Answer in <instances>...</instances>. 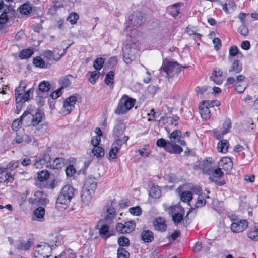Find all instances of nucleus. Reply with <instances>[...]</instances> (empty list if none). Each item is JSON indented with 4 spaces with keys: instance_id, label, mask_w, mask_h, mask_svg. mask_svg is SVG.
Wrapping results in <instances>:
<instances>
[{
    "instance_id": "obj_1",
    "label": "nucleus",
    "mask_w": 258,
    "mask_h": 258,
    "mask_svg": "<svg viewBox=\"0 0 258 258\" xmlns=\"http://www.w3.org/2000/svg\"><path fill=\"white\" fill-rule=\"evenodd\" d=\"M75 189L70 185H66L61 189L56 202V208L63 211L67 208L73 197L75 196Z\"/></svg>"
},
{
    "instance_id": "obj_2",
    "label": "nucleus",
    "mask_w": 258,
    "mask_h": 258,
    "mask_svg": "<svg viewBox=\"0 0 258 258\" xmlns=\"http://www.w3.org/2000/svg\"><path fill=\"white\" fill-rule=\"evenodd\" d=\"M27 83L26 81H21L19 83L18 87L15 89L16 102L19 103L20 102H25L30 99V94L34 91V88L32 87L27 91H26V88Z\"/></svg>"
},
{
    "instance_id": "obj_3",
    "label": "nucleus",
    "mask_w": 258,
    "mask_h": 258,
    "mask_svg": "<svg viewBox=\"0 0 258 258\" xmlns=\"http://www.w3.org/2000/svg\"><path fill=\"white\" fill-rule=\"evenodd\" d=\"M135 100L124 94L119 100L114 113L118 115H123L131 110L135 105Z\"/></svg>"
},
{
    "instance_id": "obj_4",
    "label": "nucleus",
    "mask_w": 258,
    "mask_h": 258,
    "mask_svg": "<svg viewBox=\"0 0 258 258\" xmlns=\"http://www.w3.org/2000/svg\"><path fill=\"white\" fill-rule=\"evenodd\" d=\"M53 244L41 242L34 248V254L35 258H48L51 254Z\"/></svg>"
},
{
    "instance_id": "obj_5",
    "label": "nucleus",
    "mask_w": 258,
    "mask_h": 258,
    "mask_svg": "<svg viewBox=\"0 0 258 258\" xmlns=\"http://www.w3.org/2000/svg\"><path fill=\"white\" fill-rule=\"evenodd\" d=\"M122 55L124 62L131 64L139 55L135 44H126L122 48Z\"/></svg>"
},
{
    "instance_id": "obj_6",
    "label": "nucleus",
    "mask_w": 258,
    "mask_h": 258,
    "mask_svg": "<svg viewBox=\"0 0 258 258\" xmlns=\"http://www.w3.org/2000/svg\"><path fill=\"white\" fill-rule=\"evenodd\" d=\"M185 66H180L176 62L164 61L161 67V70L165 72L171 77L175 75H178L181 71V68H185Z\"/></svg>"
},
{
    "instance_id": "obj_7",
    "label": "nucleus",
    "mask_w": 258,
    "mask_h": 258,
    "mask_svg": "<svg viewBox=\"0 0 258 258\" xmlns=\"http://www.w3.org/2000/svg\"><path fill=\"white\" fill-rule=\"evenodd\" d=\"M172 144L163 138L158 139L156 142L158 147L163 148L165 150L170 153L180 154L183 151L182 148L180 146H173Z\"/></svg>"
},
{
    "instance_id": "obj_8",
    "label": "nucleus",
    "mask_w": 258,
    "mask_h": 258,
    "mask_svg": "<svg viewBox=\"0 0 258 258\" xmlns=\"http://www.w3.org/2000/svg\"><path fill=\"white\" fill-rule=\"evenodd\" d=\"M51 157L47 151H45L42 155L36 157L35 162L34 166L36 168H42L44 166L49 168Z\"/></svg>"
},
{
    "instance_id": "obj_9",
    "label": "nucleus",
    "mask_w": 258,
    "mask_h": 258,
    "mask_svg": "<svg viewBox=\"0 0 258 258\" xmlns=\"http://www.w3.org/2000/svg\"><path fill=\"white\" fill-rule=\"evenodd\" d=\"M115 202L112 201L110 204H108L104 208V220L106 223H110L114 219L116 215V210L114 207Z\"/></svg>"
},
{
    "instance_id": "obj_10",
    "label": "nucleus",
    "mask_w": 258,
    "mask_h": 258,
    "mask_svg": "<svg viewBox=\"0 0 258 258\" xmlns=\"http://www.w3.org/2000/svg\"><path fill=\"white\" fill-rule=\"evenodd\" d=\"M30 201L32 205H45L48 202V200L45 198L44 195L42 191H37L34 193Z\"/></svg>"
},
{
    "instance_id": "obj_11",
    "label": "nucleus",
    "mask_w": 258,
    "mask_h": 258,
    "mask_svg": "<svg viewBox=\"0 0 258 258\" xmlns=\"http://www.w3.org/2000/svg\"><path fill=\"white\" fill-rule=\"evenodd\" d=\"M248 226V222L246 220H234L231 225V229L234 233L243 232Z\"/></svg>"
},
{
    "instance_id": "obj_12",
    "label": "nucleus",
    "mask_w": 258,
    "mask_h": 258,
    "mask_svg": "<svg viewBox=\"0 0 258 258\" xmlns=\"http://www.w3.org/2000/svg\"><path fill=\"white\" fill-rule=\"evenodd\" d=\"M122 146V141L119 138H116L111 146L109 152V160L115 159L117 158V154Z\"/></svg>"
},
{
    "instance_id": "obj_13",
    "label": "nucleus",
    "mask_w": 258,
    "mask_h": 258,
    "mask_svg": "<svg viewBox=\"0 0 258 258\" xmlns=\"http://www.w3.org/2000/svg\"><path fill=\"white\" fill-rule=\"evenodd\" d=\"M76 102L77 98L75 96H71L67 98L63 103V112L66 114H70L72 110L75 108V104Z\"/></svg>"
},
{
    "instance_id": "obj_14",
    "label": "nucleus",
    "mask_w": 258,
    "mask_h": 258,
    "mask_svg": "<svg viewBox=\"0 0 258 258\" xmlns=\"http://www.w3.org/2000/svg\"><path fill=\"white\" fill-rule=\"evenodd\" d=\"M186 187V185H184L182 187L180 186L177 189L181 200L185 203H189L192 199L193 194L191 191L184 190Z\"/></svg>"
},
{
    "instance_id": "obj_15",
    "label": "nucleus",
    "mask_w": 258,
    "mask_h": 258,
    "mask_svg": "<svg viewBox=\"0 0 258 258\" xmlns=\"http://www.w3.org/2000/svg\"><path fill=\"white\" fill-rule=\"evenodd\" d=\"M181 132L179 130L174 131L170 136V141H168L169 143H172L173 146H178L176 144L178 143L180 145L185 146L186 145V142L182 140H180Z\"/></svg>"
},
{
    "instance_id": "obj_16",
    "label": "nucleus",
    "mask_w": 258,
    "mask_h": 258,
    "mask_svg": "<svg viewBox=\"0 0 258 258\" xmlns=\"http://www.w3.org/2000/svg\"><path fill=\"white\" fill-rule=\"evenodd\" d=\"M45 211L44 208L39 207L33 211L32 220L40 222H44L45 221Z\"/></svg>"
},
{
    "instance_id": "obj_17",
    "label": "nucleus",
    "mask_w": 258,
    "mask_h": 258,
    "mask_svg": "<svg viewBox=\"0 0 258 258\" xmlns=\"http://www.w3.org/2000/svg\"><path fill=\"white\" fill-rule=\"evenodd\" d=\"M235 86V89L238 93L243 92L247 87L245 76L241 75L237 76Z\"/></svg>"
},
{
    "instance_id": "obj_18",
    "label": "nucleus",
    "mask_w": 258,
    "mask_h": 258,
    "mask_svg": "<svg viewBox=\"0 0 258 258\" xmlns=\"http://www.w3.org/2000/svg\"><path fill=\"white\" fill-rule=\"evenodd\" d=\"M45 119L44 112L39 109H37L34 114L32 115L31 124L36 126L42 122Z\"/></svg>"
},
{
    "instance_id": "obj_19",
    "label": "nucleus",
    "mask_w": 258,
    "mask_h": 258,
    "mask_svg": "<svg viewBox=\"0 0 258 258\" xmlns=\"http://www.w3.org/2000/svg\"><path fill=\"white\" fill-rule=\"evenodd\" d=\"M128 21L133 26H140L143 22V16L141 13L140 12H134L130 16Z\"/></svg>"
},
{
    "instance_id": "obj_20",
    "label": "nucleus",
    "mask_w": 258,
    "mask_h": 258,
    "mask_svg": "<svg viewBox=\"0 0 258 258\" xmlns=\"http://www.w3.org/2000/svg\"><path fill=\"white\" fill-rule=\"evenodd\" d=\"M154 228L156 230L163 232L166 230L167 225L166 220L164 218H156L153 222Z\"/></svg>"
},
{
    "instance_id": "obj_21",
    "label": "nucleus",
    "mask_w": 258,
    "mask_h": 258,
    "mask_svg": "<svg viewBox=\"0 0 258 258\" xmlns=\"http://www.w3.org/2000/svg\"><path fill=\"white\" fill-rule=\"evenodd\" d=\"M34 239L32 235L29 236L27 241L20 240L17 246V248L24 251H27L30 249L33 244Z\"/></svg>"
},
{
    "instance_id": "obj_22",
    "label": "nucleus",
    "mask_w": 258,
    "mask_h": 258,
    "mask_svg": "<svg viewBox=\"0 0 258 258\" xmlns=\"http://www.w3.org/2000/svg\"><path fill=\"white\" fill-rule=\"evenodd\" d=\"M97 186V179L92 176H88L85 180L83 188L91 190V192H95Z\"/></svg>"
},
{
    "instance_id": "obj_23",
    "label": "nucleus",
    "mask_w": 258,
    "mask_h": 258,
    "mask_svg": "<svg viewBox=\"0 0 258 258\" xmlns=\"http://www.w3.org/2000/svg\"><path fill=\"white\" fill-rule=\"evenodd\" d=\"M219 167L222 170L226 171H229L232 168V162L231 159L229 157H224L221 159L219 161Z\"/></svg>"
},
{
    "instance_id": "obj_24",
    "label": "nucleus",
    "mask_w": 258,
    "mask_h": 258,
    "mask_svg": "<svg viewBox=\"0 0 258 258\" xmlns=\"http://www.w3.org/2000/svg\"><path fill=\"white\" fill-rule=\"evenodd\" d=\"M201 117L205 120H208L211 117V113L209 107L206 104L200 105L199 107Z\"/></svg>"
},
{
    "instance_id": "obj_25",
    "label": "nucleus",
    "mask_w": 258,
    "mask_h": 258,
    "mask_svg": "<svg viewBox=\"0 0 258 258\" xmlns=\"http://www.w3.org/2000/svg\"><path fill=\"white\" fill-rule=\"evenodd\" d=\"M64 163V159L62 158H56L53 161L51 159L50 161V164H48L49 168L53 169H61Z\"/></svg>"
},
{
    "instance_id": "obj_26",
    "label": "nucleus",
    "mask_w": 258,
    "mask_h": 258,
    "mask_svg": "<svg viewBox=\"0 0 258 258\" xmlns=\"http://www.w3.org/2000/svg\"><path fill=\"white\" fill-rule=\"evenodd\" d=\"M125 129V125L124 123L121 120L117 121L115 126L113 130L114 136L119 138V137L121 136Z\"/></svg>"
},
{
    "instance_id": "obj_27",
    "label": "nucleus",
    "mask_w": 258,
    "mask_h": 258,
    "mask_svg": "<svg viewBox=\"0 0 258 258\" xmlns=\"http://www.w3.org/2000/svg\"><path fill=\"white\" fill-rule=\"evenodd\" d=\"M242 69V65L240 64L239 60H234L229 69V72L233 74H236L241 72Z\"/></svg>"
},
{
    "instance_id": "obj_28",
    "label": "nucleus",
    "mask_w": 258,
    "mask_h": 258,
    "mask_svg": "<svg viewBox=\"0 0 258 258\" xmlns=\"http://www.w3.org/2000/svg\"><path fill=\"white\" fill-rule=\"evenodd\" d=\"M164 207L166 208V211H167L172 216L174 215V214H178L179 213H184L185 212L184 209L179 204L170 206L168 208H167L165 205Z\"/></svg>"
},
{
    "instance_id": "obj_29",
    "label": "nucleus",
    "mask_w": 258,
    "mask_h": 258,
    "mask_svg": "<svg viewBox=\"0 0 258 258\" xmlns=\"http://www.w3.org/2000/svg\"><path fill=\"white\" fill-rule=\"evenodd\" d=\"M94 192H91V190L87 189L83 187L81 192V199L84 203H89L93 196Z\"/></svg>"
},
{
    "instance_id": "obj_30",
    "label": "nucleus",
    "mask_w": 258,
    "mask_h": 258,
    "mask_svg": "<svg viewBox=\"0 0 258 258\" xmlns=\"http://www.w3.org/2000/svg\"><path fill=\"white\" fill-rule=\"evenodd\" d=\"M229 146L227 140H221L217 144V150L219 152L226 153Z\"/></svg>"
},
{
    "instance_id": "obj_31",
    "label": "nucleus",
    "mask_w": 258,
    "mask_h": 258,
    "mask_svg": "<svg viewBox=\"0 0 258 258\" xmlns=\"http://www.w3.org/2000/svg\"><path fill=\"white\" fill-rule=\"evenodd\" d=\"M141 238L145 242H151L154 239L153 233L150 230H144L141 233Z\"/></svg>"
},
{
    "instance_id": "obj_32",
    "label": "nucleus",
    "mask_w": 258,
    "mask_h": 258,
    "mask_svg": "<svg viewBox=\"0 0 258 258\" xmlns=\"http://www.w3.org/2000/svg\"><path fill=\"white\" fill-rule=\"evenodd\" d=\"M236 8V4L234 1L229 0L228 3L222 5V8L226 13H231Z\"/></svg>"
},
{
    "instance_id": "obj_33",
    "label": "nucleus",
    "mask_w": 258,
    "mask_h": 258,
    "mask_svg": "<svg viewBox=\"0 0 258 258\" xmlns=\"http://www.w3.org/2000/svg\"><path fill=\"white\" fill-rule=\"evenodd\" d=\"M179 5L177 3L169 6L167 8L168 13L172 16L175 17L179 13Z\"/></svg>"
},
{
    "instance_id": "obj_34",
    "label": "nucleus",
    "mask_w": 258,
    "mask_h": 258,
    "mask_svg": "<svg viewBox=\"0 0 258 258\" xmlns=\"http://www.w3.org/2000/svg\"><path fill=\"white\" fill-rule=\"evenodd\" d=\"M28 114H29V112L25 111L21 115L20 119L15 120L12 124V129L17 131V129L20 127L22 123V120Z\"/></svg>"
},
{
    "instance_id": "obj_35",
    "label": "nucleus",
    "mask_w": 258,
    "mask_h": 258,
    "mask_svg": "<svg viewBox=\"0 0 258 258\" xmlns=\"http://www.w3.org/2000/svg\"><path fill=\"white\" fill-rule=\"evenodd\" d=\"M44 57L47 59L49 61H57L59 60V57L57 56H54V53L51 50H46L43 52Z\"/></svg>"
},
{
    "instance_id": "obj_36",
    "label": "nucleus",
    "mask_w": 258,
    "mask_h": 258,
    "mask_svg": "<svg viewBox=\"0 0 258 258\" xmlns=\"http://www.w3.org/2000/svg\"><path fill=\"white\" fill-rule=\"evenodd\" d=\"M20 12L24 15L30 14L32 11L31 4L29 3H26L19 7Z\"/></svg>"
},
{
    "instance_id": "obj_37",
    "label": "nucleus",
    "mask_w": 258,
    "mask_h": 258,
    "mask_svg": "<svg viewBox=\"0 0 258 258\" xmlns=\"http://www.w3.org/2000/svg\"><path fill=\"white\" fill-rule=\"evenodd\" d=\"M114 74L113 71H109L106 75L104 79L105 83L110 86L111 88L113 87Z\"/></svg>"
},
{
    "instance_id": "obj_38",
    "label": "nucleus",
    "mask_w": 258,
    "mask_h": 258,
    "mask_svg": "<svg viewBox=\"0 0 258 258\" xmlns=\"http://www.w3.org/2000/svg\"><path fill=\"white\" fill-rule=\"evenodd\" d=\"M92 153L94 156L97 158H100L103 157L104 155V149L99 146L93 147L92 150Z\"/></svg>"
},
{
    "instance_id": "obj_39",
    "label": "nucleus",
    "mask_w": 258,
    "mask_h": 258,
    "mask_svg": "<svg viewBox=\"0 0 258 258\" xmlns=\"http://www.w3.org/2000/svg\"><path fill=\"white\" fill-rule=\"evenodd\" d=\"M33 64L36 67L41 68H48V64H45L44 61L40 56H37L33 59Z\"/></svg>"
},
{
    "instance_id": "obj_40",
    "label": "nucleus",
    "mask_w": 258,
    "mask_h": 258,
    "mask_svg": "<svg viewBox=\"0 0 258 258\" xmlns=\"http://www.w3.org/2000/svg\"><path fill=\"white\" fill-rule=\"evenodd\" d=\"M206 198L209 199V196L208 195H207V196H204L203 194H200L198 196L197 202L195 205L196 207H201L205 205L206 204Z\"/></svg>"
},
{
    "instance_id": "obj_41",
    "label": "nucleus",
    "mask_w": 258,
    "mask_h": 258,
    "mask_svg": "<svg viewBox=\"0 0 258 258\" xmlns=\"http://www.w3.org/2000/svg\"><path fill=\"white\" fill-rule=\"evenodd\" d=\"M50 89V85L47 81H43L40 83L39 85V90L40 92L44 93L48 92Z\"/></svg>"
},
{
    "instance_id": "obj_42",
    "label": "nucleus",
    "mask_w": 258,
    "mask_h": 258,
    "mask_svg": "<svg viewBox=\"0 0 258 258\" xmlns=\"http://www.w3.org/2000/svg\"><path fill=\"white\" fill-rule=\"evenodd\" d=\"M89 73L90 74L88 78L89 81L93 84H95L100 76V72L96 70L93 72H89Z\"/></svg>"
},
{
    "instance_id": "obj_43",
    "label": "nucleus",
    "mask_w": 258,
    "mask_h": 258,
    "mask_svg": "<svg viewBox=\"0 0 258 258\" xmlns=\"http://www.w3.org/2000/svg\"><path fill=\"white\" fill-rule=\"evenodd\" d=\"M248 237L252 240L258 241V225L248 233Z\"/></svg>"
},
{
    "instance_id": "obj_44",
    "label": "nucleus",
    "mask_w": 258,
    "mask_h": 258,
    "mask_svg": "<svg viewBox=\"0 0 258 258\" xmlns=\"http://www.w3.org/2000/svg\"><path fill=\"white\" fill-rule=\"evenodd\" d=\"M33 53L32 50L30 49H26L22 50L19 54V57L21 59H27L32 56Z\"/></svg>"
},
{
    "instance_id": "obj_45",
    "label": "nucleus",
    "mask_w": 258,
    "mask_h": 258,
    "mask_svg": "<svg viewBox=\"0 0 258 258\" xmlns=\"http://www.w3.org/2000/svg\"><path fill=\"white\" fill-rule=\"evenodd\" d=\"M105 59L103 58H97L95 59L93 63V67L97 71H99L101 69L104 63Z\"/></svg>"
},
{
    "instance_id": "obj_46",
    "label": "nucleus",
    "mask_w": 258,
    "mask_h": 258,
    "mask_svg": "<svg viewBox=\"0 0 258 258\" xmlns=\"http://www.w3.org/2000/svg\"><path fill=\"white\" fill-rule=\"evenodd\" d=\"M231 121L229 118L226 119L224 122L222 124V131L224 134L228 133L231 128Z\"/></svg>"
},
{
    "instance_id": "obj_47",
    "label": "nucleus",
    "mask_w": 258,
    "mask_h": 258,
    "mask_svg": "<svg viewBox=\"0 0 258 258\" xmlns=\"http://www.w3.org/2000/svg\"><path fill=\"white\" fill-rule=\"evenodd\" d=\"M135 224L132 221L126 222L124 224V232L125 233H130L132 232L135 229Z\"/></svg>"
},
{
    "instance_id": "obj_48",
    "label": "nucleus",
    "mask_w": 258,
    "mask_h": 258,
    "mask_svg": "<svg viewBox=\"0 0 258 258\" xmlns=\"http://www.w3.org/2000/svg\"><path fill=\"white\" fill-rule=\"evenodd\" d=\"M222 170L220 167L218 169L213 170V169H209L206 171V173L208 174H210L211 173L213 172L214 176L216 177H222L224 173L221 171Z\"/></svg>"
},
{
    "instance_id": "obj_49",
    "label": "nucleus",
    "mask_w": 258,
    "mask_h": 258,
    "mask_svg": "<svg viewBox=\"0 0 258 258\" xmlns=\"http://www.w3.org/2000/svg\"><path fill=\"white\" fill-rule=\"evenodd\" d=\"M49 177V173L48 171L42 170L38 173L37 178L40 181H44Z\"/></svg>"
},
{
    "instance_id": "obj_50",
    "label": "nucleus",
    "mask_w": 258,
    "mask_h": 258,
    "mask_svg": "<svg viewBox=\"0 0 258 258\" xmlns=\"http://www.w3.org/2000/svg\"><path fill=\"white\" fill-rule=\"evenodd\" d=\"M109 227L106 224L103 225L99 229V235L102 236L109 237L110 235L109 234Z\"/></svg>"
},
{
    "instance_id": "obj_51",
    "label": "nucleus",
    "mask_w": 258,
    "mask_h": 258,
    "mask_svg": "<svg viewBox=\"0 0 258 258\" xmlns=\"http://www.w3.org/2000/svg\"><path fill=\"white\" fill-rule=\"evenodd\" d=\"M130 253L124 248L119 247L117 250L118 258H129Z\"/></svg>"
},
{
    "instance_id": "obj_52",
    "label": "nucleus",
    "mask_w": 258,
    "mask_h": 258,
    "mask_svg": "<svg viewBox=\"0 0 258 258\" xmlns=\"http://www.w3.org/2000/svg\"><path fill=\"white\" fill-rule=\"evenodd\" d=\"M79 16L76 13H71L68 17L67 20L71 23V24L74 25L76 23L77 20L79 19Z\"/></svg>"
},
{
    "instance_id": "obj_53",
    "label": "nucleus",
    "mask_w": 258,
    "mask_h": 258,
    "mask_svg": "<svg viewBox=\"0 0 258 258\" xmlns=\"http://www.w3.org/2000/svg\"><path fill=\"white\" fill-rule=\"evenodd\" d=\"M71 77L72 76L71 75L66 76L61 79L60 82L61 85V87L60 88H62V89L64 87L69 86L71 84L70 77Z\"/></svg>"
},
{
    "instance_id": "obj_54",
    "label": "nucleus",
    "mask_w": 258,
    "mask_h": 258,
    "mask_svg": "<svg viewBox=\"0 0 258 258\" xmlns=\"http://www.w3.org/2000/svg\"><path fill=\"white\" fill-rule=\"evenodd\" d=\"M238 52L239 50L237 46H232L229 49V55L228 56L229 60L231 61L232 58L238 54Z\"/></svg>"
},
{
    "instance_id": "obj_55",
    "label": "nucleus",
    "mask_w": 258,
    "mask_h": 258,
    "mask_svg": "<svg viewBox=\"0 0 258 258\" xmlns=\"http://www.w3.org/2000/svg\"><path fill=\"white\" fill-rule=\"evenodd\" d=\"M184 215V213H179L172 216V220L175 225L178 224L183 220Z\"/></svg>"
},
{
    "instance_id": "obj_56",
    "label": "nucleus",
    "mask_w": 258,
    "mask_h": 258,
    "mask_svg": "<svg viewBox=\"0 0 258 258\" xmlns=\"http://www.w3.org/2000/svg\"><path fill=\"white\" fill-rule=\"evenodd\" d=\"M238 32L242 36H247L249 33L248 28L243 24L238 28Z\"/></svg>"
},
{
    "instance_id": "obj_57",
    "label": "nucleus",
    "mask_w": 258,
    "mask_h": 258,
    "mask_svg": "<svg viewBox=\"0 0 258 258\" xmlns=\"http://www.w3.org/2000/svg\"><path fill=\"white\" fill-rule=\"evenodd\" d=\"M186 32L189 35H195L197 38H200L201 35L199 33H196V29L194 27L188 26L186 28Z\"/></svg>"
},
{
    "instance_id": "obj_58",
    "label": "nucleus",
    "mask_w": 258,
    "mask_h": 258,
    "mask_svg": "<svg viewBox=\"0 0 258 258\" xmlns=\"http://www.w3.org/2000/svg\"><path fill=\"white\" fill-rule=\"evenodd\" d=\"M129 211L133 215L139 216L142 213V209L139 206L130 208Z\"/></svg>"
},
{
    "instance_id": "obj_59",
    "label": "nucleus",
    "mask_w": 258,
    "mask_h": 258,
    "mask_svg": "<svg viewBox=\"0 0 258 258\" xmlns=\"http://www.w3.org/2000/svg\"><path fill=\"white\" fill-rule=\"evenodd\" d=\"M118 242L120 246L123 247L129 245L130 240L128 238L124 236H121L119 238Z\"/></svg>"
},
{
    "instance_id": "obj_60",
    "label": "nucleus",
    "mask_w": 258,
    "mask_h": 258,
    "mask_svg": "<svg viewBox=\"0 0 258 258\" xmlns=\"http://www.w3.org/2000/svg\"><path fill=\"white\" fill-rule=\"evenodd\" d=\"M23 140L24 142L27 144H30L32 142V144L33 145L37 146L38 145L37 142L36 141L34 138H32L27 135L23 136Z\"/></svg>"
},
{
    "instance_id": "obj_61",
    "label": "nucleus",
    "mask_w": 258,
    "mask_h": 258,
    "mask_svg": "<svg viewBox=\"0 0 258 258\" xmlns=\"http://www.w3.org/2000/svg\"><path fill=\"white\" fill-rule=\"evenodd\" d=\"M62 239V237L61 235H56L53 239L51 240V242L49 244L51 245L54 244L55 246H57L58 244H59ZM54 246V245H53V247Z\"/></svg>"
},
{
    "instance_id": "obj_62",
    "label": "nucleus",
    "mask_w": 258,
    "mask_h": 258,
    "mask_svg": "<svg viewBox=\"0 0 258 258\" xmlns=\"http://www.w3.org/2000/svg\"><path fill=\"white\" fill-rule=\"evenodd\" d=\"M76 171L75 168L72 165H70L66 169V173L67 176H72L76 173Z\"/></svg>"
},
{
    "instance_id": "obj_63",
    "label": "nucleus",
    "mask_w": 258,
    "mask_h": 258,
    "mask_svg": "<svg viewBox=\"0 0 258 258\" xmlns=\"http://www.w3.org/2000/svg\"><path fill=\"white\" fill-rule=\"evenodd\" d=\"M161 191L158 188H152L150 191V195L154 198H157L160 196Z\"/></svg>"
},
{
    "instance_id": "obj_64",
    "label": "nucleus",
    "mask_w": 258,
    "mask_h": 258,
    "mask_svg": "<svg viewBox=\"0 0 258 258\" xmlns=\"http://www.w3.org/2000/svg\"><path fill=\"white\" fill-rule=\"evenodd\" d=\"M214 137L217 140H221L225 134H223V131H220L217 129H215L213 131Z\"/></svg>"
}]
</instances>
